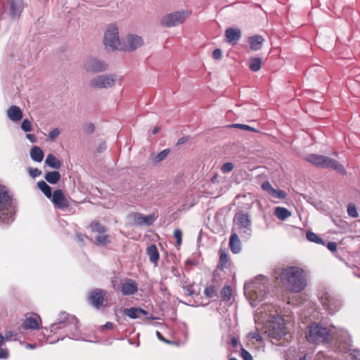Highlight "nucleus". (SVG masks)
Masks as SVG:
<instances>
[{
  "label": "nucleus",
  "mask_w": 360,
  "mask_h": 360,
  "mask_svg": "<svg viewBox=\"0 0 360 360\" xmlns=\"http://www.w3.org/2000/svg\"><path fill=\"white\" fill-rule=\"evenodd\" d=\"M134 223L138 226L148 225L150 226L154 221V215L150 214L144 216L141 213H134L131 214Z\"/></svg>",
  "instance_id": "17"
},
{
  "label": "nucleus",
  "mask_w": 360,
  "mask_h": 360,
  "mask_svg": "<svg viewBox=\"0 0 360 360\" xmlns=\"http://www.w3.org/2000/svg\"><path fill=\"white\" fill-rule=\"evenodd\" d=\"M249 335L252 339H255L257 342H260L262 340L261 335L257 332L250 333Z\"/></svg>",
  "instance_id": "50"
},
{
  "label": "nucleus",
  "mask_w": 360,
  "mask_h": 360,
  "mask_svg": "<svg viewBox=\"0 0 360 360\" xmlns=\"http://www.w3.org/2000/svg\"><path fill=\"white\" fill-rule=\"evenodd\" d=\"M156 334H157V336L158 337V338L160 340L164 341V342H167V343L169 342V341L167 340L166 339H165L164 337L161 335V333L159 331H157Z\"/></svg>",
  "instance_id": "58"
},
{
  "label": "nucleus",
  "mask_w": 360,
  "mask_h": 360,
  "mask_svg": "<svg viewBox=\"0 0 360 360\" xmlns=\"http://www.w3.org/2000/svg\"><path fill=\"white\" fill-rule=\"evenodd\" d=\"M262 188L269 195L271 193V191H273L274 188L271 185L269 181H264L262 184Z\"/></svg>",
  "instance_id": "44"
},
{
  "label": "nucleus",
  "mask_w": 360,
  "mask_h": 360,
  "mask_svg": "<svg viewBox=\"0 0 360 360\" xmlns=\"http://www.w3.org/2000/svg\"><path fill=\"white\" fill-rule=\"evenodd\" d=\"M112 286L113 288V289L115 290V291H117L118 289H119V286H118V283H117V278H114L112 280Z\"/></svg>",
  "instance_id": "55"
},
{
  "label": "nucleus",
  "mask_w": 360,
  "mask_h": 360,
  "mask_svg": "<svg viewBox=\"0 0 360 360\" xmlns=\"http://www.w3.org/2000/svg\"><path fill=\"white\" fill-rule=\"evenodd\" d=\"M217 175L214 176L211 179L212 182L214 183L217 181Z\"/></svg>",
  "instance_id": "61"
},
{
  "label": "nucleus",
  "mask_w": 360,
  "mask_h": 360,
  "mask_svg": "<svg viewBox=\"0 0 360 360\" xmlns=\"http://www.w3.org/2000/svg\"><path fill=\"white\" fill-rule=\"evenodd\" d=\"M146 253L149 257L150 262L156 266L160 259V254L156 245L153 244L148 246L146 249Z\"/></svg>",
  "instance_id": "21"
},
{
  "label": "nucleus",
  "mask_w": 360,
  "mask_h": 360,
  "mask_svg": "<svg viewBox=\"0 0 360 360\" xmlns=\"http://www.w3.org/2000/svg\"><path fill=\"white\" fill-rule=\"evenodd\" d=\"M347 213L352 217H357L358 212L356 206L354 204H349L347 207Z\"/></svg>",
  "instance_id": "41"
},
{
  "label": "nucleus",
  "mask_w": 360,
  "mask_h": 360,
  "mask_svg": "<svg viewBox=\"0 0 360 360\" xmlns=\"http://www.w3.org/2000/svg\"><path fill=\"white\" fill-rule=\"evenodd\" d=\"M231 345L233 348H237L238 345V340L236 338L233 337L231 339Z\"/></svg>",
  "instance_id": "53"
},
{
  "label": "nucleus",
  "mask_w": 360,
  "mask_h": 360,
  "mask_svg": "<svg viewBox=\"0 0 360 360\" xmlns=\"http://www.w3.org/2000/svg\"><path fill=\"white\" fill-rule=\"evenodd\" d=\"M138 290V284L133 279H126L121 285V292L123 295H131Z\"/></svg>",
  "instance_id": "16"
},
{
  "label": "nucleus",
  "mask_w": 360,
  "mask_h": 360,
  "mask_svg": "<svg viewBox=\"0 0 360 360\" xmlns=\"http://www.w3.org/2000/svg\"><path fill=\"white\" fill-rule=\"evenodd\" d=\"M159 131H160V127H154V128H153V131H152V133H153V134H157Z\"/></svg>",
  "instance_id": "60"
},
{
  "label": "nucleus",
  "mask_w": 360,
  "mask_h": 360,
  "mask_svg": "<svg viewBox=\"0 0 360 360\" xmlns=\"http://www.w3.org/2000/svg\"><path fill=\"white\" fill-rule=\"evenodd\" d=\"M60 174L58 171H53L47 172L44 178L51 184H57L60 179Z\"/></svg>",
  "instance_id": "28"
},
{
  "label": "nucleus",
  "mask_w": 360,
  "mask_h": 360,
  "mask_svg": "<svg viewBox=\"0 0 360 360\" xmlns=\"http://www.w3.org/2000/svg\"><path fill=\"white\" fill-rule=\"evenodd\" d=\"M283 287L292 292H299L307 285L304 270L298 266H288L281 269L276 276Z\"/></svg>",
  "instance_id": "1"
},
{
  "label": "nucleus",
  "mask_w": 360,
  "mask_h": 360,
  "mask_svg": "<svg viewBox=\"0 0 360 360\" xmlns=\"http://www.w3.org/2000/svg\"><path fill=\"white\" fill-rule=\"evenodd\" d=\"M123 313L124 315L128 316L129 318L133 319L140 318L141 316H147L148 314L147 311L141 308L136 307L124 309L123 310Z\"/></svg>",
  "instance_id": "19"
},
{
  "label": "nucleus",
  "mask_w": 360,
  "mask_h": 360,
  "mask_svg": "<svg viewBox=\"0 0 360 360\" xmlns=\"http://www.w3.org/2000/svg\"><path fill=\"white\" fill-rule=\"evenodd\" d=\"M319 167L333 169L341 174H345L346 170L344 167L337 160L327 156H323L322 161Z\"/></svg>",
  "instance_id": "12"
},
{
  "label": "nucleus",
  "mask_w": 360,
  "mask_h": 360,
  "mask_svg": "<svg viewBox=\"0 0 360 360\" xmlns=\"http://www.w3.org/2000/svg\"><path fill=\"white\" fill-rule=\"evenodd\" d=\"M15 205L8 188L0 184V223L9 224L14 221Z\"/></svg>",
  "instance_id": "2"
},
{
  "label": "nucleus",
  "mask_w": 360,
  "mask_h": 360,
  "mask_svg": "<svg viewBox=\"0 0 360 360\" xmlns=\"http://www.w3.org/2000/svg\"><path fill=\"white\" fill-rule=\"evenodd\" d=\"M89 227L92 232L98 234L105 233L107 231L106 228L98 221H91Z\"/></svg>",
  "instance_id": "29"
},
{
  "label": "nucleus",
  "mask_w": 360,
  "mask_h": 360,
  "mask_svg": "<svg viewBox=\"0 0 360 360\" xmlns=\"http://www.w3.org/2000/svg\"><path fill=\"white\" fill-rule=\"evenodd\" d=\"M229 262V256L225 250H219V261L218 267L220 269H224L226 267L228 262Z\"/></svg>",
  "instance_id": "31"
},
{
  "label": "nucleus",
  "mask_w": 360,
  "mask_h": 360,
  "mask_svg": "<svg viewBox=\"0 0 360 360\" xmlns=\"http://www.w3.org/2000/svg\"><path fill=\"white\" fill-rule=\"evenodd\" d=\"M4 342V337L0 334V344Z\"/></svg>",
  "instance_id": "62"
},
{
  "label": "nucleus",
  "mask_w": 360,
  "mask_h": 360,
  "mask_svg": "<svg viewBox=\"0 0 360 360\" xmlns=\"http://www.w3.org/2000/svg\"><path fill=\"white\" fill-rule=\"evenodd\" d=\"M241 356L244 360H252L251 354L243 347H241Z\"/></svg>",
  "instance_id": "46"
},
{
  "label": "nucleus",
  "mask_w": 360,
  "mask_h": 360,
  "mask_svg": "<svg viewBox=\"0 0 360 360\" xmlns=\"http://www.w3.org/2000/svg\"><path fill=\"white\" fill-rule=\"evenodd\" d=\"M270 196L274 198L277 199H284L286 197V193L285 191L280 190V189H275L274 188L273 191H271V193L270 194Z\"/></svg>",
  "instance_id": "39"
},
{
  "label": "nucleus",
  "mask_w": 360,
  "mask_h": 360,
  "mask_svg": "<svg viewBox=\"0 0 360 360\" xmlns=\"http://www.w3.org/2000/svg\"><path fill=\"white\" fill-rule=\"evenodd\" d=\"M233 223L238 229L250 230L251 220L248 213L243 212H237L234 216Z\"/></svg>",
  "instance_id": "11"
},
{
  "label": "nucleus",
  "mask_w": 360,
  "mask_h": 360,
  "mask_svg": "<svg viewBox=\"0 0 360 360\" xmlns=\"http://www.w3.org/2000/svg\"><path fill=\"white\" fill-rule=\"evenodd\" d=\"M45 162L50 167L56 169H60L62 165L61 162L53 154H49L47 155Z\"/></svg>",
  "instance_id": "25"
},
{
  "label": "nucleus",
  "mask_w": 360,
  "mask_h": 360,
  "mask_svg": "<svg viewBox=\"0 0 360 360\" xmlns=\"http://www.w3.org/2000/svg\"><path fill=\"white\" fill-rule=\"evenodd\" d=\"M21 128L25 132H30L32 130V124L27 119H25L22 121Z\"/></svg>",
  "instance_id": "42"
},
{
  "label": "nucleus",
  "mask_w": 360,
  "mask_h": 360,
  "mask_svg": "<svg viewBox=\"0 0 360 360\" xmlns=\"http://www.w3.org/2000/svg\"><path fill=\"white\" fill-rule=\"evenodd\" d=\"M10 15L12 18H18L22 12V6L20 1L11 0L10 1Z\"/></svg>",
  "instance_id": "23"
},
{
  "label": "nucleus",
  "mask_w": 360,
  "mask_h": 360,
  "mask_svg": "<svg viewBox=\"0 0 360 360\" xmlns=\"http://www.w3.org/2000/svg\"><path fill=\"white\" fill-rule=\"evenodd\" d=\"M229 127L238 128L240 129H245V130L251 131H256V129L255 128H253L249 125L242 124H233L229 125Z\"/></svg>",
  "instance_id": "40"
},
{
  "label": "nucleus",
  "mask_w": 360,
  "mask_h": 360,
  "mask_svg": "<svg viewBox=\"0 0 360 360\" xmlns=\"http://www.w3.org/2000/svg\"><path fill=\"white\" fill-rule=\"evenodd\" d=\"M60 134V130L58 128L53 129L49 134V138L51 140L55 139Z\"/></svg>",
  "instance_id": "47"
},
{
  "label": "nucleus",
  "mask_w": 360,
  "mask_h": 360,
  "mask_svg": "<svg viewBox=\"0 0 360 360\" xmlns=\"http://www.w3.org/2000/svg\"><path fill=\"white\" fill-rule=\"evenodd\" d=\"M104 44L107 49L120 50L122 42L119 38L118 28L115 25L108 27L104 35Z\"/></svg>",
  "instance_id": "6"
},
{
  "label": "nucleus",
  "mask_w": 360,
  "mask_h": 360,
  "mask_svg": "<svg viewBox=\"0 0 360 360\" xmlns=\"http://www.w3.org/2000/svg\"><path fill=\"white\" fill-rule=\"evenodd\" d=\"M234 166L233 164L231 162H226L224 163L221 167V171L224 173H228L233 170Z\"/></svg>",
  "instance_id": "45"
},
{
  "label": "nucleus",
  "mask_w": 360,
  "mask_h": 360,
  "mask_svg": "<svg viewBox=\"0 0 360 360\" xmlns=\"http://www.w3.org/2000/svg\"><path fill=\"white\" fill-rule=\"evenodd\" d=\"M103 328L105 329H112L113 328V323L111 322H107L104 326Z\"/></svg>",
  "instance_id": "57"
},
{
  "label": "nucleus",
  "mask_w": 360,
  "mask_h": 360,
  "mask_svg": "<svg viewBox=\"0 0 360 360\" xmlns=\"http://www.w3.org/2000/svg\"><path fill=\"white\" fill-rule=\"evenodd\" d=\"M262 66V59L258 57H252L249 60V68L252 72H257Z\"/></svg>",
  "instance_id": "30"
},
{
  "label": "nucleus",
  "mask_w": 360,
  "mask_h": 360,
  "mask_svg": "<svg viewBox=\"0 0 360 360\" xmlns=\"http://www.w3.org/2000/svg\"><path fill=\"white\" fill-rule=\"evenodd\" d=\"M37 186L46 198L51 199L53 194L51 192V188L45 181H39L37 183Z\"/></svg>",
  "instance_id": "33"
},
{
  "label": "nucleus",
  "mask_w": 360,
  "mask_h": 360,
  "mask_svg": "<svg viewBox=\"0 0 360 360\" xmlns=\"http://www.w3.org/2000/svg\"><path fill=\"white\" fill-rule=\"evenodd\" d=\"M190 15L191 12L184 11L169 13L162 18L160 24L166 27H175L184 23Z\"/></svg>",
  "instance_id": "5"
},
{
  "label": "nucleus",
  "mask_w": 360,
  "mask_h": 360,
  "mask_svg": "<svg viewBox=\"0 0 360 360\" xmlns=\"http://www.w3.org/2000/svg\"><path fill=\"white\" fill-rule=\"evenodd\" d=\"M264 41V39L261 35H254L248 38V42L250 44V48L252 51L259 50Z\"/></svg>",
  "instance_id": "20"
},
{
  "label": "nucleus",
  "mask_w": 360,
  "mask_h": 360,
  "mask_svg": "<svg viewBox=\"0 0 360 360\" xmlns=\"http://www.w3.org/2000/svg\"><path fill=\"white\" fill-rule=\"evenodd\" d=\"M174 237L176 240V245L180 246L182 242V232L180 229H176L174 231Z\"/></svg>",
  "instance_id": "43"
},
{
  "label": "nucleus",
  "mask_w": 360,
  "mask_h": 360,
  "mask_svg": "<svg viewBox=\"0 0 360 360\" xmlns=\"http://www.w3.org/2000/svg\"><path fill=\"white\" fill-rule=\"evenodd\" d=\"M27 138L30 140L32 143L36 141V137L34 134H27L26 135Z\"/></svg>",
  "instance_id": "56"
},
{
  "label": "nucleus",
  "mask_w": 360,
  "mask_h": 360,
  "mask_svg": "<svg viewBox=\"0 0 360 360\" xmlns=\"http://www.w3.org/2000/svg\"><path fill=\"white\" fill-rule=\"evenodd\" d=\"M116 76L115 75H99L89 82L90 86L97 89H107L115 84Z\"/></svg>",
  "instance_id": "7"
},
{
  "label": "nucleus",
  "mask_w": 360,
  "mask_h": 360,
  "mask_svg": "<svg viewBox=\"0 0 360 360\" xmlns=\"http://www.w3.org/2000/svg\"><path fill=\"white\" fill-rule=\"evenodd\" d=\"M143 43V41L141 37L130 34L127 37L126 39L122 41L120 50L124 51H134L141 46Z\"/></svg>",
  "instance_id": "9"
},
{
  "label": "nucleus",
  "mask_w": 360,
  "mask_h": 360,
  "mask_svg": "<svg viewBox=\"0 0 360 360\" xmlns=\"http://www.w3.org/2000/svg\"><path fill=\"white\" fill-rule=\"evenodd\" d=\"M306 236H307V238L309 241L314 242V243H317V244L324 245V242L323 241V240L317 234H316L315 233L311 232V231H308L307 233Z\"/></svg>",
  "instance_id": "37"
},
{
  "label": "nucleus",
  "mask_w": 360,
  "mask_h": 360,
  "mask_svg": "<svg viewBox=\"0 0 360 360\" xmlns=\"http://www.w3.org/2000/svg\"><path fill=\"white\" fill-rule=\"evenodd\" d=\"M212 56L214 59L219 60L221 58V51L219 49H216L212 53Z\"/></svg>",
  "instance_id": "49"
},
{
  "label": "nucleus",
  "mask_w": 360,
  "mask_h": 360,
  "mask_svg": "<svg viewBox=\"0 0 360 360\" xmlns=\"http://www.w3.org/2000/svg\"><path fill=\"white\" fill-rule=\"evenodd\" d=\"M84 67L87 71L98 72L106 70L108 64L96 58H89L86 61Z\"/></svg>",
  "instance_id": "10"
},
{
  "label": "nucleus",
  "mask_w": 360,
  "mask_h": 360,
  "mask_svg": "<svg viewBox=\"0 0 360 360\" xmlns=\"http://www.w3.org/2000/svg\"><path fill=\"white\" fill-rule=\"evenodd\" d=\"M266 327V333L271 338L279 340L286 334L284 320L279 315H273Z\"/></svg>",
  "instance_id": "4"
},
{
  "label": "nucleus",
  "mask_w": 360,
  "mask_h": 360,
  "mask_svg": "<svg viewBox=\"0 0 360 360\" xmlns=\"http://www.w3.org/2000/svg\"><path fill=\"white\" fill-rule=\"evenodd\" d=\"M229 247L234 254L238 253L240 250V242L236 233H232L230 237Z\"/></svg>",
  "instance_id": "24"
},
{
  "label": "nucleus",
  "mask_w": 360,
  "mask_h": 360,
  "mask_svg": "<svg viewBox=\"0 0 360 360\" xmlns=\"http://www.w3.org/2000/svg\"><path fill=\"white\" fill-rule=\"evenodd\" d=\"M29 172L32 177H36L41 174V171L37 168H30Z\"/></svg>",
  "instance_id": "48"
},
{
  "label": "nucleus",
  "mask_w": 360,
  "mask_h": 360,
  "mask_svg": "<svg viewBox=\"0 0 360 360\" xmlns=\"http://www.w3.org/2000/svg\"><path fill=\"white\" fill-rule=\"evenodd\" d=\"M323 156L319 154H309L306 157V160L316 167H319Z\"/></svg>",
  "instance_id": "34"
},
{
  "label": "nucleus",
  "mask_w": 360,
  "mask_h": 360,
  "mask_svg": "<svg viewBox=\"0 0 360 360\" xmlns=\"http://www.w3.org/2000/svg\"><path fill=\"white\" fill-rule=\"evenodd\" d=\"M225 37L228 43L235 45L241 37V32L238 29L228 28L225 31Z\"/></svg>",
  "instance_id": "18"
},
{
  "label": "nucleus",
  "mask_w": 360,
  "mask_h": 360,
  "mask_svg": "<svg viewBox=\"0 0 360 360\" xmlns=\"http://www.w3.org/2000/svg\"><path fill=\"white\" fill-rule=\"evenodd\" d=\"M107 292L105 290L95 288L89 292L88 301L96 309H98L103 306Z\"/></svg>",
  "instance_id": "8"
},
{
  "label": "nucleus",
  "mask_w": 360,
  "mask_h": 360,
  "mask_svg": "<svg viewBox=\"0 0 360 360\" xmlns=\"http://www.w3.org/2000/svg\"><path fill=\"white\" fill-rule=\"evenodd\" d=\"M327 248L331 252H335L337 250V244L335 242H329L327 245Z\"/></svg>",
  "instance_id": "51"
},
{
  "label": "nucleus",
  "mask_w": 360,
  "mask_h": 360,
  "mask_svg": "<svg viewBox=\"0 0 360 360\" xmlns=\"http://www.w3.org/2000/svg\"><path fill=\"white\" fill-rule=\"evenodd\" d=\"M51 198L56 208L63 210L69 207V202L61 189L54 191Z\"/></svg>",
  "instance_id": "13"
},
{
  "label": "nucleus",
  "mask_w": 360,
  "mask_h": 360,
  "mask_svg": "<svg viewBox=\"0 0 360 360\" xmlns=\"http://www.w3.org/2000/svg\"><path fill=\"white\" fill-rule=\"evenodd\" d=\"M8 117L14 122L20 120L22 118L21 109L16 105L11 106L7 110Z\"/></svg>",
  "instance_id": "22"
},
{
  "label": "nucleus",
  "mask_w": 360,
  "mask_h": 360,
  "mask_svg": "<svg viewBox=\"0 0 360 360\" xmlns=\"http://www.w3.org/2000/svg\"><path fill=\"white\" fill-rule=\"evenodd\" d=\"M192 288L193 286L191 285H188L186 287H185L184 289L186 293L188 295H191L193 294Z\"/></svg>",
  "instance_id": "54"
},
{
  "label": "nucleus",
  "mask_w": 360,
  "mask_h": 360,
  "mask_svg": "<svg viewBox=\"0 0 360 360\" xmlns=\"http://www.w3.org/2000/svg\"><path fill=\"white\" fill-rule=\"evenodd\" d=\"M204 295L209 298H212L217 295V290L215 286L210 285L205 288Z\"/></svg>",
  "instance_id": "38"
},
{
  "label": "nucleus",
  "mask_w": 360,
  "mask_h": 360,
  "mask_svg": "<svg viewBox=\"0 0 360 360\" xmlns=\"http://www.w3.org/2000/svg\"><path fill=\"white\" fill-rule=\"evenodd\" d=\"M261 295L260 296H258V295H255V300H261Z\"/></svg>",
  "instance_id": "63"
},
{
  "label": "nucleus",
  "mask_w": 360,
  "mask_h": 360,
  "mask_svg": "<svg viewBox=\"0 0 360 360\" xmlns=\"http://www.w3.org/2000/svg\"><path fill=\"white\" fill-rule=\"evenodd\" d=\"M30 156L34 161L40 162L43 160L44 153L39 146H34L31 149Z\"/></svg>",
  "instance_id": "26"
},
{
  "label": "nucleus",
  "mask_w": 360,
  "mask_h": 360,
  "mask_svg": "<svg viewBox=\"0 0 360 360\" xmlns=\"http://www.w3.org/2000/svg\"><path fill=\"white\" fill-rule=\"evenodd\" d=\"M330 338V331L319 323H314L308 327L306 339L311 343L328 342Z\"/></svg>",
  "instance_id": "3"
},
{
  "label": "nucleus",
  "mask_w": 360,
  "mask_h": 360,
  "mask_svg": "<svg viewBox=\"0 0 360 360\" xmlns=\"http://www.w3.org/2000/svg\"><path fill=\"white\" fill-rule=\"evenodd\" d=\"M274 214L278 219L285 220L291 216V212L285 207H276L274 210Z\"/></svg>",
  "instance_id": "27"
},
{
  "label": "nucleus",
  "mask_w": 360,
  "mask_h": 360,
  "mask_svg": "<svg viewBox=\"0 0 360 360\" xmlns=\"http://www.w3.org/2000/svg\"><path fill=\"white\" fill-rule=\"evenodd\" d=\"M103 150V147L101 146L98 148V152H101Z\"/></svg>",
  "instance_id": "64"
},
{
  "label": "nucleus",
  "mask_w": 360,
  "mask_h": 360,
  "mask_svg": "<svg viewBox=\"0 0 360 360\" xmlns=\"http://www.w3.org/2000/svg\"><path fill=\"white\" fill-rule=\"evenodd\" d=\"M110 243V236L106 233L98 234L95 238V243L98 245L105 246Z\"/></svg>",
  "instance_id": "32"
},
{
  "label": "nucleus",
  "mask_w": 360,
  "mask_h": 360,
  "mask_svg": "<svg viewBox=\"0 0 360 360\" xmlns=\"http://www.w3.org/2000/svg\"><path fill=\"white\" fill-rule=\"evenodd\" d=\"M169 149H165L156 155L151 158V160L153 163L157 164L164 160L169 153Z\"/></svg>",
  "instance_id": "35"
},
{
  "label": "nucleus",
  "mask_w": 360,
  "mask_h": 360,
  "mask_svg": "<svg viewBox=\"0 0 360 360\" xmlns=\"http://www.w3.org/2000/svg\"><path fill=\"white\" fill-rule=\"evenodd\" d=\"M8 356V352L6 349L0 348V359L7 358Z\"/></svg>",
  "instance_id": "52"
},
{
  "label": "nucleus",
  "mask_w": 360,
  "mask_h": 360,
  "mask_svg": "<svg viewBox=\"0 0 360 360\" xmlns=\"http://www.w3.org/2000/svg\"><path fill=\"white\" fill-rule=\"evenodd\" d=\"M41 318L37 314L26 315L22 326L25 329L37 330L39 328Z\"/></svg>",
  "instance_id": "15"
},
{
  "label": "nucleus",
  "mask_w": 360,
  "mask_h": 360,
  "mask_svg": "<svg viewBox=\"0 0 360 360\" xmlns=\"http://www.w3.org/2000/svg\"><path fill=\"white\" fill-rule=\"evenodd\" d=\"M321 302L324 309L333 313L339 309V301L328 294H325L321 298Z\"/></svg>",
  "instance_id": "14"
},
{
  "label": "nucleus",
  "mask_w": 360,
  "mask_h": 360,
  "mask_svg": "<svg viewBox=\"0 0 360 360\" xmlns=\"http://www.w3.org/2000/svg\"><path fill=\"white\" fill-rule=\"evenodd\" d=\"M187 141V139L183 137V138H181L178 140V142H177V144L179 145V144H182L184 143V142H186Z\"/></svg>",
  "instance_id": "59"
},
{
  "label": "nucleus",
  "mask_w": 360,
  "mask_h": 360,
  "mask_svg": "<svg viewBox=\"0 0 360 360\" xmlns=\"http://www.w3.org/2000/svg\"><path fill=\"white\" fill-rule=\"evenodd\" d=\"M221 296L224 301H229L232 296V289L231 286L226 285L221 290Z\"/></svg>",
  "instance_id": "36"
}]
</instances>
